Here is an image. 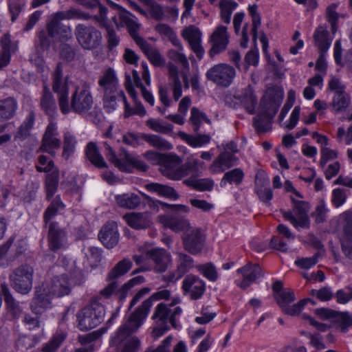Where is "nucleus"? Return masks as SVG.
<instances>
[{
    "instance_id": "1",
    "label": "nucleus",
    "mask_w": 352,
    "mask_h": 352,
    "mask_svg": "<svg viewBox=\"0 0 352 352\" xmlns=\"http://www.w3.org/2000/svg\"><path fill=\"white\" fill-rule=\"evenodd\" d=\"M170 292L164 289L153 294L129 316H125L122 324L112 337L111 342L118 346L120 352H138L141 346L140 339L132 334L138 331L147 318L155 300L166 299Z\"/></svg>"
},
{
    "instance_id": "2",
    "label": "nucleus",
    "mask_w": 352,
    "mask_h": 352,
    "mask_svg": "<svg viewBox=\"0 0 352 352\" xmlns=\"http://www.w3.org/2000/svg\"><path fill=\"white\" fill-rule=\"evenodd\" d=\"M72 283L66 274L53 276L50 280L36 287L35 296L30 308L36 314L43 313L51 307L54 297H62L71 292Z\"/></svg>"
},
{
    "instance_id": "3",
    "label": "nucleus",
    "mask_w": 352,
    "mask_h": 352,
    "mask_svg": "<svg viewBox=\"0 0 352 352\" xmlns=\"http://www.w3.org/2000/svg\"><path fill=\"white\" fill-rule=\"evenodd\" d=\"M284 188L287 192H292L296 197H291L292 201V210H282L284 218L296 229H307L309 228L310 221L308 212L310 206L308 202L298 198H302L301 195L295 189L292 183L287 180L285 182Z\"/></svg>"
},
{
    "instance_id": "4",
    "label": "nucleus",
    "mask_w": 352,
    "mask_h": 352,
    "mask_svg": "<svg viewBox=\"0 0 352 352\" xmlns=\"http://www.w3.org/2000/svg\"><path fill=\"white\" fill-rule=\"evenodd\" d=\"M99 90L103 93L104 107L107 112L114 111L117 101L122 99L124 91L120 89L119 80L114 69H105L98 80Z\"/></svg>"
},
{
    "instance_id": "5",
    "label": "nucleus",
    "mask_w": 352,
    "mask_h": 352,
    "mask_svg": "<svg viewBox=\"0 0 352 352\" xmlns=\"http://www.w3.org/2000/svg\"><path fill=\"white\" fill-rule=\"evenodd\" d=\"M283 95L274 89H268L261 103L264 116H258L254 119V126L258 132H266L271 129L270 120L273 118L283 100Z\"/></svg>"
},
{
    "instance_id": "6",
    "label": "nucleus",
    "mask_w": 352,
    "mask_h": 352,
    "mask_svg": "<svg viewBox=\"0 0 352 352\" xmlns=\"http://www.w3.org/2000/svg\"><path fill=\"white\" fill-rule=\"evenodd\" d=\"M68 110L62 111L64 114H67L74 111L78 114H85L89 112L94 104V98L89 85L83 84L77 87L72 93L69 101V96L67 98Z\"/></svg>"
},
{
    "instance_id": "7",
    "label": "nucleus",
    "mask_w": 352,
    "mask_h": 352,
    "mask_svg": "<svg viewBox=\"0 0 352 352\" xmlns=\"http://www.w3.org/2000/svg\"><path fill=\"white\" fill-rule=\"evenodd\" d=\"M104 314V306L96 300L92 301L78 313V328L81 331H88L96 327L102 322Z\"/></svg>"
},
{
    "instance_id": "8",
    "label": "nucleus",
    "mask_w": 352,
    "mask_h": 352,
    "mask_svg": "<svg viewBox=\"0 0 352 352\" xmlns=\"http://www.w3.org/2000/svg\"><path fill=\"white\" fill-rule=\"evenodd\" d=\"M104 146L107 159L121 171L131 173L134 168L141 171L147 170L148 166L139 156L124 153L120 154L119 157H117L115 152L109 145L106 144Z\"/></svg>"
},
{
    "instance_id": "9",
    "label": "nucleus",
    "mask_w": 352,
    "mask_h": 352,
    "mask_svg": "<svg viewBox=\"0 0 352 352\" xmlns=\"http://www.w3.org/2000/svg\"><path fill=\"white\" fill-rule=\"evenodd\" d=\"M182 160L175 154L166 156L160 170L163 175L172 180H179L191 171L190 164H182Z\"/></svg>"
},
{
    "instance_id": "10",
    "label": "nucleus",
    "mask_w": 352,
    "mask_h": 352,
    "mask_svg": "<svg viewBox=\"0 0 352 352\" xmlns=\"http://www.w3.org/2000/svg\"><path fill=\"white\" fill-rule=\"evenodd\" d=\"M33 276V267L30 265L23 264L12 272L10 275V280L12 286L17 292L26 294L32 288Z\"/></svg>"
},
{
    "instance_id": "11",
    "label": "nucleus",
    "mask_w": 352,
    "mask_h": 352,
    "mask_svg": "<svg viewBox=\"0 0 352 352\" xmlns=\"http://www.w3.org/2000/svg\"><path fill=\"white\" fill-rule=\"evenodd\" d=\"M177 300H174L169 305L160 303L155 309L152 318L156 323L160 324H167L169 322L173 327L177 329L179 327L177 320H179L182 314V309L179 306H175Z\"/></svg>"
},
{
    "instance_id": "12",
    "label": "nucleus",
    "mask_w": 352,
    "mask_h": 352,
    "mask_svg": "<svg viewBox=\"0 0 352 352\" xmlns=\"http://www.w3.org/2000/svg\"><path fill=\"white\" fill-rule=\"evenodd\" d=\"M236 74V70L233 67L226 63H219L210 68L206 76L209 80L218 86L228 87L232 84Z\"/></svg>"
},
{
    "instance_id": "13",
    "label": "nucleus",
    "mask_w": 352,
    "mask_h": 352,
    "mask_svg": "<svg viewBox=\"0 0 352 352\" xmlns=\"http://www.w3.org/2000/svg\"><path fill=\"white\" fill-rule=\"evenodd\" d=\"M75 36L80 45L85 50L97 48L101 43L102 34L96 28L78 24L76 26Z\"/></svg>"
},
{
    "instance_id": "14",
    "label": "nucleus",
    "mask_w": 352,
    "mask_h": 352,
    "mask_svg": "<svg viewBox=\"0 0 352 352\" xmlns=\"http://www.w3.org/2000/svg\"><path fill=\"white\" fill-rule=\"evenodd\" d=\"M52 89L57 94L58 105L61 111L68 110L67 98L69 96L67 79L63 78V69L60 64H58L52 75Z\"/></svg>"
},
{
    "instance_id": "15",
    "label": "nucleus",
    "mask_w": 352,
    "mask_h": 352,
    "mask_svg": "<svg viewBox=\"0 0 352 352\" xmlns=\"http://www.w3.org/2000/svg\"><path fill=\"white\" fill-rule=\"evenodd\" d=\"M124 86L127 93L134 102V108H131L126 100L125 95L122 94V99L121 100L123 101L124 104V117L129 118L133 115H138L140 117L146 116V111L142 102L138 100L137 93L133 88L131 76L126 75Z\"/></svg>"
},
{
    "instance_id": "16",
    "label": "nucleus",
    "mask_w": 352,
    "mask_h": 352,
    "mask_svg": "<svg viewBox=\"0 0 352 352\" xmlns=\"http://www.w3.org/2000/svg\"><path fill=\"white\" fill-rule=\"evenodd\" d=\"M229 38L227 27L217 25L209 38V43L211 45L210 56L212 58L225 51L229 44Z\"/></svg>"
},
{
    "instance_id": "17",
    "label": "nucleus",
    "mask_w": 352,
    "mask_h": 352,
    "mask_svg": "<svg viewBox=\"0 0 352 352\" xmlns=\"http://www.w3.org/2000/svg\"><path fill=\"white\" fill-rule=\"evenodd\" d=\"M182 241L184 249L189 253L196 255L199 254L204 247L205 236L201 229L192 227L182 235Z\"/></svg>"
},
{
    "instance_id": "18",
    "label": "nucleus",
    "mask_w": 352,
    "mask_h": 352,
    "mask_svg": "<svg viewBox=\"0 0 352 352\" xmlns=\"http://www.w3.org/2000/svg\"><path fill=\"white\" fill-rule=\"evenodd\" d=\"M150 261L153 263L154 270L156 272L162 273L165 272L172 263V256L170 253L161 248H153L151 249H142Z\"/></svg>"
},
{
    "instance_id": "19",
    "label": "nucleus",
    "mask_w": 352,
    "mask_h": 352,
    "mask_svg": "<svg viewBox=\"0 0 352 352\" xmlns=\"http://www.w3.org/2000/svg\"><path fill=\"white\" fill-rule=\"evenodd\" d=\"M68 245L67 232L60 228L57 222H51L48 232L49 249L53 252L64 250Z\"/></svg>"
},
{
    "instance_id": "20",
    "label": "nucleus",
    "mask_w": 352,
    "mask_h": 352,
    "mask_svg": "<svg viewBox=\"0 0 352 352\" xmlns=\"http://www.w3.org/2000/svg\"><path fill=\"white\" fill-rule=\"evenodd\" d=\"M38 172L47 173L45 178V190L47 193V199L50 200L57 190L59 182V170L54 166L53 161L48 162L45 167L36 166Z\"/></svg>"
},
{
    "instance_id": "21",
    "label": "nucleus",
    "mask_w": 352,
    "mask_h": 352,
    "mask_svg": "<svg viewBox=\"0 0 352 352\" xmlns=\"http://www.w3.org/2000/svg\"><path fill=\"white\" fill-rule=\"evenodd\" d=\"M58 131L56 124L51 122L46 128L45 132L42 138V143L40 150L54 156L56 150L60 146V140L58 138Z\"/></svg>"
},
{
    "instance_id": "22",
    "label": "nucleus",
    "mask_w": 352,
    "mask_h": 352,
    "mask_svg": "<svg viewBox=\"0 0 352 352\" xmlns=\"http://www.w3.org/2000/svg\"><path fill=\"white\" fill-rule=\"evenodd\" d=\"M182 37L188 41L191 50L199 59L203 58L205 51L201 45V32L194 25L188 26L183 30Z\"/></svg>"
},
{
    "instance_id": "23",
    "label": "nucleus",
    "mask_w": 352,
    "mask_h": 352,
    "mask_svg": "<svg viewBox=\"0 0 352 352\" xmlns=\"http://www.w3.org/2000/svg\"><path fill=\"white\" fill-rule=\"evenodd\" d=\"M236 272L243 276L241 280H236L237 285L242 289H246L263 276L262 269L257 264H248L238 269Z\"/></svg>"
},
{
    "instance_id": "24",
    "label": "nucleus",
    "mask_w": 352,
    "mask_h": 352,
    "mask_svg": "<svg viewBox=\"0 0 352 352\" xmlns=\"http://www.w3.org/2000/svg\"><path fill=\"white\" fill-rule=\"evenodd\" d=\"M206 283L195 275L187 276L182 282L183 290L192 300L201 298L206 291Z\"/></svg>"
},
{
    "instance_id": "25",
    "label": "nucleus",
    "mask_w": 352,
    "mask_h": 352,
    "mask_svg": "<svg viewBox=\"0 0 352 352\" xmlns=\"http://www.w3.org/2000/svg\"><path fill=\"white\" fill-rule=\"evenodd\" d=\"M160 223L166 228L175 232H182L185 234L192 226L188 220L184 217L164 214L158 217Z\"/></svg>"
},
{
    "instance_id": "26",
    "label": "nucleus",
    "mask_w": 352,
    "mask_h": 352,
    "mask_svg": "<svg viewBox=\"0 0 352 352\" xmlns=\"http://www.w3.org/2000/svg\"><path fill=\"white\" fill-rule=\"evenodd\" d=\"M63 20H69L67 10L58 11L52 15L51 20L47 24V32L50 36H55L59 33L60 29H63L65 34H71V28L61 25L60 21Z\"/></svg>"
},
{
    "instance_id": "27",
    "label": "nucleus",
    "mask_w": 352,
    "mask_h": 352,
    "mask_svg": "<svg viewBox=\"0 0 352 352\" xmlns=\"http://www.w3.org/2000/svg\"><path fill=\"white\" fill-rule=\"evenodd\" d=\"M98 237L105 247L113 248L119 241L117 226L113 222L107 223L99 232Z\"/></svg>"
},
{
    "instance_id": "28",
    "label": "nucleus",
    "mask_w": 352,
    "mask_h": 352,
    "mask_svg": "<svg viewBox=\"0 0 352 352\" xmlns=\"http://www.w3.org/2000/svg\"><path fill=\"white\" fill-rule=\"evenodd\" d=\"M123 219L129 226L136 230L147 228L151 224V215L148 212H129Z\"/></svg>"
},
{
    "instance_id": "29",
    "label": "nucleus",
    "mask_w": 352,
    "mask_h": 352,
    "mask_svg": "<svg viewBox=\"0 0 352 352\" xmlns=\"http://www.w3.org/2000/svg\"><path fill=\"white\" fill-rule=\"evenodd\" d=\"M237 157L229 152H222L210 166L213 173H222L236 164Z\"/></svg>"
},
{
    "instance_id": "30",
    "label": "nucleus",
    "mask_w": 352,
    "mask_h": 352,
    "mask_svg": "<svg viewBox=\"0 0 352 352\" xmlns=\"http://www.w3.org/2000/svg\"><path fill=\"white\" fill-rule=\"evenodd\" d=\"M138 45L154 66L162 67L164 65L165 59L157 48L151 46L144 39H139Z\"/></svg>"
},
{
    "instance_id": "31",
    "label": "nucleus",
    "mask_w": 352,
    "mask_h": 352,
    "mask_svg": "<svg viewBox=\"0 0 352 352\" xmlns=\"http://www.w3.org/2000/svg\"><path fill=\"white\" fill-rule=\"evenodd\" d=\"M311 137L321 146L320 164L322 166H324L329 160L337 157V152L327 147L329 139L327 136L321 135L318 132H314L312 133Z\"/></svg>"
},
{
    "instance_id": "32",
    "label": "nucleus",
    "mask_w": 352,
    "mask_h": 352,
    "mask_svg": "<svg viewBox=\"0 0 352 352\" xmlns=\"http://www.w3.org/2000/svg\"><path fill=\"white\" fill-rule=\"evenodd\" d=\"M98 10H99V15L95 16V19L102 26L106 27V30L107 32V40L108 43L109 45V47L111 49L116 47L120 42V38L116 35L115 31L109 28V26L106 25V21H107V8L104 7V6L99 4L98 5Z\"/></svg>"
},
{
    "instance_id": "33",
    "label": "nucleus",
    "mask_w": 352,
    "mask_h": 352,
    "mask_svg": "<svg viewBox=\"0 0 352 352\" xmlns=\"http://www.w3.org/2000/svg\"><path fill=\"white\" fill-rule=\"evenodd\" d=\"M120 21L127 27L130 35L138 45L139 39H144L138 34L140 25L138 22V19L127 10H122L119 13Z\"/></svg>"
},
{
    "instance_id": "34",
    "label": "nucleus",
    "mask_w": 352,
    "mask_h": 352,
    "mask_svg": "<svg viewBox=\"0 0 352 352\" xmlns=\"http://www.w3.org/2000/svg\"><path fill=\"white\" fill-rule=\"evenodd\" d=\"M145 188L151 193L171 200H177L179 198L175 190L167 185L153 182L146 184Z\"/></svg>"
},
{
    "instance_id": "35",
    "label": "nucleus",
    "mask_w": 352,
    "mask_h": 352,
    "mask_svg": "<svg viewBox=\"0 0 352 352\" xmlns=\"http://www.w3.org/2000/svg\"><path fill=\"white\" fill-rule=\"evenodd\" d=\"M314 39L315 45L321 52H327L332 39L329 37V32L324 25L318 26L314 32Z\"/></svg>"
},
{
    "instance_id": "36",
    "label": "nucleus",
    "mask_w": 352,
    "mask_h": 352,
    "mask_svg": "<svg viewBox=\"0 0 352 352\" xmlns=\"http://www.w3.org/2000/svg\"><path fill=\"white\" fill-rule=\"evenodd\" d=\"M115 200L120 207L130 210L138 208L142 202L139 195L133 192L117 195L115 196Z\"/></svg>"
},
{
    "instance_id": "37",
    "label": "nucleus",
    "mask_w": 352,
    "mask_h": 352,
    "mask_svg": "<svg viewBox=\"0 0 352 352\" xmlns=\"http://www.w3.org/2000/svg\"><path fill=\"white\" fill-rule=\"evenodd\" d=\"M351 104L349 96L345 91L335 92L331 102V111L338 114L345 111Z\"/></svg>"
},
{
    "instance_id": "38",
    "label": "nucleus",
    "mask_w": 352,
    "mask_h": 352,
    "mask_svg": "<svg viewBox=\"0 0 352 352\" xmlns=\"http://www.w3.org/2000/svg\"><path fill=\"white\" fill-rule=\"evenodd\" d=\"M18 104L12 97L0 100V122L11 119L15 114Z\"/></svg>"
},
{
    "instance_id": "39",
    "label": "nucleus",
    "mask_w": 352,
    "mask_h": 352,
    "mask_svg": "<svg viewBox=\"0 0 352 352\" xmlns=\"http://www.w3.org/2000/svg\"><path fill=\"white\" fill-rule=\"evenodd\" d=\"M239 99L241 105L250 114L254 113L255 107L257 103V99L254 94L252 87L248 85L239 96Z\"/></svg>"
},
{
    "instance_id": "40",
    "label": "nucleus",
    "mask_w": 352,
    "mask_h": 352,
    "mask_svg": "<svg viewBox=\"0 0 352 352\" xmlns=\"http://www.w3.org/2000/svg\"><path fill=\"white\" fill-rule=\"evenodd\" d=\"M344 216L346 223L344 227V236L342 239V248L346 256L352 261V245L349 244V241L352 239V220L349 213H345Z\"/></svg>"
},
{
    "instance_id": "41",
    "label": "nucleus",
    "mask_w": 352,
    "mask_h": 352,
    "mask_svg": "<svg viewBox=\"0 0 352 352\" xmlns=\"http://www.w3.org/2000/svg\"><path fill=\"white\" fill-rule=\"evenodd\" d=\"M67 338V334L62 330L58 329L51 337L48 342L42 346L43 352H57L62 343Z\"/></svg>"
},
{
    "instance_id": "42",
    "label": "nucleus",
    "mask_w": 352,
    "mask_h": 352,
    "mask_svg": "<svg viewBox=\"0 0 352 352\" xmlns=\"http://www.w3.org/2000/svg\"><path fill=\"white\" fill-rule=\"evenodd\" d=\"M178 135L188 145L193 148L202 147L210 142V136L206 134H199L196 136L188 135L185 132L179 131Z\"/></svg>"
},
{
    "instance_id": "43",
    "label": "nucleus",
    "mask_w": 352,
    "mask_h": 352,
    "mask_svg": "<svg viewBox=\"0 0 352 352\" xmlns=\"http://www.w3.org/2000/svg\"><path fill=\"white\" fill-rule=\"evenodd\" d=\"M1 291L4 296L5 303L8 312L13 317H17L22 311L19 302L12 297L6 285H1Z\"/></svg>"
},
{
    "instance_id": "44",
    "label": "nucleus",
    "mask_w": 352,
    "mask_h": 352,
    "mask_svg": "<svg viewBox=\"0 0 352 352\" xmlns=\"http://www.w3.org/2000/svg\"><path fill=\"white\" fill-rule=\"evenodd\" d=\"M177 270L182 274L184 275L195 267L194 259L184 252H177Z\"/></svg>"
},
{
    "instance_id": "45",
    "label": "nucleus",
    "mask_w": 352,
    "mask_h": 352,
    "mask_svg": "<svg viewBox=\"0 0 352 352\" xmlns=\"http://www.w3.org/2000/svg\"><path fill=\"white\" fill-rule=\"evenodd\" d=\"M184 183L199 191H210L214 187V181L210 178L197 179L190 177L184 181Z\"/></svg>"
},
{
    "instance_id": "46",
    "label": "nucleus",
    "mask_w": 352,
    "mask_h": 352,
    "mask_svg": "<svg viewBox=\"0 0 352 352\" xmlns=\"http://www.w3.org/2000/svg\"><path fill=\"white\" fill-rule=\"evenodd\" d=\"M146 125L152 131L162 134H170L173 132V125L160 119L149 118Z\"/></svg>"
},
{
    "instance_id": "47",
    "label": "nucleus",
    "mask_w": 352,
    "mask_h": 352,
    "mask_svg": "<svg viewBox=\"0 0 352 352\" xmlns=\"http://www.w3.org/2000/svg\"><path fill=\"white\" fill-rule=\"evenodd\" d=\"M142 137L144 141L157 149L168 151L173 148V145L169 142L159 135L142 133Z\"/></svg>"
},
{
    "instance_id": "48",
    "label": "nucleus",
    "mask_w": 352,
    "mask_h": 352,
    "mask_svg": "<svg viewBox=\"0 0 352 352\" xmlns=\"http://www.w3.org/2000/svg\"><path fill=\"white\" fill-rule=\"evenodd\" d=\"M133 263L131 260L124 258L118 262L109 272L107 278L109 280L116 279L126 274L132 267Z\"/></svg>"
},
{
    "instance_id": "49",
    "label": "nucleus",
    "mask_w": 352,
    "mask_h": 352,
    "mask_svg": "<svg viewBox=\"0 0 352 352\" xmlns=\"http://www.w3.org/2000/svg\"><path fill=\"white\" fill-rule=\"evenodd\" d=\"M132 82L133 85V88L135 87L139 88L140 89L142 96L144 100L147 102L151 106H153L155 104V98L153 95L151 91H149L142 83L141 78L139 76V74L137 71L133 70L132 73Z\"/></svg>"
},
{
    "instance_id": "50",
    "label": "nucleus",
    "mask_w": 352,
    "mask_h": 352,
    "mask_svg": "<svg viewBox=\"0 0 352 352\" xmlns=\"http://www.w3.org/2000/svg\"><path fill=\"white\" fill-rule=\"evenodd\" d=\"M86 155L89 160L95 166L99 168L106 166V163L103 157L99 153L96 145L93 142H89L86 147Z\"/></svg>"
},
{
    "instance_id": "51",
    "label": "nucleus",
    "mask_w": 352,
    "mask_h": 352,
    "mask_svg": "<svg viewBox=\"0 0 352 352\" xmlns=\"http://www.w3.org/2000/svg\"><path fill=\"white\" fill-rule=\"evenodd\" d=\"M155 30L164 38L168 39L175 47H181V41L177 36L174 30L166 24H158Z\"/></svg>"
},
{
    "instance_id": "52",
    "label": "nucleus",
    "mask_w": 352,
    "mask_h": 352,
    "mask_svg": "<svg viewBox=\"0 0 352 352\" xmlns=\"http://www.w3.org/2000/svg\"><path fill=\"white\" fill-rule=\"evenodd\" d=\"M41 105L47 114L53 113L56 109V101L49 89L45 86L43 90Z\"/></svg>"
},
{
    "instance_id": "53",
    "label": "nucleus",
    "mask_w": 352,
    "mask_h": 352,
    "mask_svg": "<svg viewBox=\"0 0 352 352\" xmlns=\"http://www.w3.org/2000/svg\"><path fill=\"white\" fill-rule=\"evenodd\" d=\"M238 4L232 0H221L220 2L221 19L226 24H229L231 15Z\"/></svg>"
},
{
    "instance_id": "54",
    "label": "nucleus",
    "mask_w": 352,
    "mask_h": 352,
    "mask_svg": "<svg viewBox=\"0 0 352 352\" xmlns=\"http://www.w3.org/2000/svg\"><path fill=\"white\" fill-rule=\"evenodd\" d=\"M243 177L244 173L241 169L234 168L224 174L221 181V186L222 187L226 186L227 182L230 184L239 185L242 182Z\"/></svg>"
},
{
    "instance_id": "55",
    "label": "nucleus",
    "mask_w": 352,
    "mask_h": 352,
    "mask_svg": "<svg viewBox=\"0 0 352 352\" xmlns=\"http://www.w3.org/2000/svg\"><path fill=\"white\" fill-rule=\"evenodd\" d=\"M176 50H170L168 52L167 56L169 59L179 64L184 68L189 67V63L186 54L184 52V47L181 43V47H176Z\"/></svg>"
},
{
    "instance_id": "56",
    "label": "nucleus",
    "mask_w": 352,
    "mask_h": 352,
    "mask_svg": "<svg viewBox=\"0 0 352 352\" xmlns=\"http://www.w3.org/2000/svg\"><path fill=\"white\" fill-rule=\"evenodd\" d=\"M76 144L77 140L76 137L69 132L65 133L64 135L63 151L62 153L65 159L67 160L74 153Z\"/></svg>"
},
{
    "instance_id": "57",
    "label": "nucleus",
    "mask_w": 352,
    "mask_h": 352,
    "mask_svg": "<svg viewBox=\"0 0 352 352\" xmlns=\"http://www.w3.org/2000/svg\"><path fill=\"white\" fill-rule=\"evenodd\" d=\"M197 270L208 280L214 282L218 278V272L215 266L211 263H208L203 265L197 266Z\"/></svg>"
},
{
    "instance_id": "58",
    "label": "nucleus",
    "mask_w": 352,
    "mask_h": 352,
    "mask_svg": "<svg viewBox=\"0 0 352 352\" xmlns=\"http://www.w3.org/2000/svg\"><path fill=\"white\" fill-rule=\"evenodd\" d=\"M190 114V122L194 126V131L195 132L199 131L203 122H206L207 123L210 122L207 116L196 107H192L191 109Z\"/></svg>"
},
{
    "instance_id": "59",
    "label": "nucleus",
    "mask_w": 352,
    "mask_h": 352,
    "mask_svg": "<svg viewBox=\"0 0 352 352\" xmlns=\"http://www.w3.org/2000/svg\"><path fill=\"white\" fill-rule=\"evenodd\" d=\"M34 122V116L32 113H30L25 120L19 127L17 133H16L15 139H25L28 135L30 130L32 129Z\"/></svg>"
},
{
    "instance_id": "60",
    "label": "nucleus",
    "mask_w": 352,
    "mask_h": 352,
    "mask_svg": "<svg viewBox=\"0 0 352 352\" xmlns=\"http://www.w3.org/2000/svg\"><path fill=\"white\" fill-rule=\"evenodd\" d=\"M334 321L336 322L344 332L352 326V316L347 312H338L335 316Z\"/></svg>"
},
{
    "instance_id": "61",
    "label": "nucleus",
    "mask_w": 352,
    "mask_h": 352,
    "mask_svg": "<svg viewBox=\"0 0 352 352\" xmlns=\"http://www.w3.org/2000/svg\"><path fill=\"white\" fill-rule=\"evenodd\" d=\"M142 133L128 132L122 135V142L132 147H138L142 144Z\"/></svg>"
},
{
    "instance_id": "62",
    "label": "nucleus",
    "mask_w": 352,
    "mask_h": 352,
    "mask_svg": "<svg viewBox=\"0 0 352 352\" xmlns=\"http://www.w3.org/2000/svg\"><path fill=\"white\" fill-rule=\"evenodd\" d=\"M276 299L282 310H283L295 300V296L292 292H280L276 294Z\"/></svg>"
},
{
    "instance_id": "63",
    "label": "nucleus",
    "mask_w": 352,
    "mask_h": 352,
    "mask_svg": "<svg viewBox=\"0 0 352 352\" xmlns=\"http://www.w3.org/2000/svg\"><path fill=\"white\" fill-rule=\"evenodd\" d=\"M337 5L335 3L331 4L327 8V21L331 25V32L335 34L337 31V23L338 21V14L336 12Z\"/></svg>"
},
{
    "instance_id": "64",
    "label": "nucleus",
    "mask_w": 352,
    "mask_h": 352,
    "mask_svg": "<svg viewBox=\"0 0 352 352\" xmlns=\"http://www.w3.org/2000/svg\"><path fill=\"white\" fill-rule=\"evenodd\" d=\"M349 120H352V113L349 118ZM336 138L339 142H344L349 145L352 143V125L346 131L344 127L340 126L337 130Z\"/></svg>"
}]
</instances>
